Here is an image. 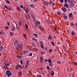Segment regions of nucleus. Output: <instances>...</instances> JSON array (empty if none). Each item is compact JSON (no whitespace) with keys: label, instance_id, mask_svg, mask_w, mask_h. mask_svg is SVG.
<instances>
[{"label":"nucleus","instance_id":"obj_1","mask_svg":"<svg viewBox=\"0 0 77 77\" xmlns=\"http://www.w3.org/2000/svg\"><path fill=\"white\" fill-rule=\"evenodd\" d=\"M6 74L8 77H10V76L12 75V72L9 70H7L6 71Z\"/></svg>","mask_w":77,"mask_h":77},{"label":"nucleus","instance_id":"obj_2","mask_svg":"<svg viewBox=\"0 0 77 77\" xmlns=\"http://www.w3.org/2000/svg\"><path fill=\"white\" fill-rule=\"evenodd\" d=\"M35 26H37L38 25L40 24L41 23L39 21H35Z\"/></svg>","mask_w":77,"mask_h":77},{"label":"nucleus","instance_id":"obj_3","mask_svg":"<svg viewBox=\"0 0 77 77\" xmlns=\"http://www.w3.org/2000/svg\"><path fill=\"white\" fill-rule=\"evenodd\" d=\"M29 61H26V63L25 65V69H26V68H27L28 67V65H29Z\"/></svg>","mask_w":77,"mask_h":77},{"label":"nucleus","instance_id":"obj_4","mask_svg":"<svg viewBox=\"0 0 77 77\" xmlns=\"http://www.w3.org/2000/svg\"><path fill=\"white\" fill-rule=\"evenodd\" d=\"M18 47H19V48H23V45L19 44L17 45Z\"/></svg>","mask_w":77,"mask_h":77},{"label":"nucleus","instance_id":"obj_5","mask_svg":"<svg viewBox=\"0 0 77 77\" xmlns=\"http://www.w3.org/2000/svg\"><path fill=\"white\" fill-rule=\"evenodd\" d=\"M43 4L45 6H46V5H47V6H49V4L48 2H44Z\"/></svg>","mask_w":77,"mask_h":77},{"label":"nucleus","instance_id":"obj_6","mask_svg":"<svg viewBox=\"0 0 77 77\" xmlns=\"http://www.w3.org/2000/svg\"><path fill=\"white\" fill-rule=\"evenodd\" d=\"M40 44L41 45V47L42 48H43V49H44V46H43V44L42 43V42H40Z\"/></svg>","mask_w":77,"mask_h":77},{"label":"nucleus","instance_id":"obj_7","mask_svg":"<svg viewBox=\"0 0 77 77\" xmlns=\"http://www.w3.org/2000/svg\"><path fill=\"white\" fill-rule=\"evenodd\" d=\"M63 17L65 19V20H66L68 19V17L66 15H63Z\"/></svg>","mask_w":77,"mask_h":77},{"label":"nucleus","instance_id":"obj_8","mask_svg":"<svg viewBox=\"0 0 77 77\" xmlns=\"http://www.w3.org/2000/svg\"><path fill=\"white\" fill-rule=\"evenodd\" d=\"M62 11L63 12H65L66 11V9L65 7H63L62 8Z\"/></svg>","mask_w":77,"mask_h":77},{"label":"nucleus","instance_id":"obj_9","mask_svg":"<svg viewBox=\"0 0 77 77\" xmlns=\"http://www.w3.org/2000/svg\"><path fill=\"white\" fill-rule=\"evenodd\" d=\"M26 53H28V51L27 50H24L23 51V54Z\"/></svg>","mask_w":77,"mask_h":77},{"label":"nucleus","instance_id":"obj_10","mask_svg":"<svg viewBox=\"0 0 77 77\" xmlns=\"http://www.w3.org/2000/svg\"><path fill=\"white\" fill-rule=\"evenodd\" d=\"M44 59H43V57H42V56H41L40 57V61L42 62L41 63H42V61H43Z\"/></svg>","mask_w":77,"mask_h":77},{"label":"nucleus","instance_id":"obj_11","mask_svg":"<svg viewBox=\"0 0 77 77\" xmlns=\"http://www.w3.org/2000/svg\"><path fill=\"white\" fill-rule=\"evenodd\" d=\"M64 6L65 8H69V5H68V4L65 3L64 4Z\"/></svg>","mask_w":77,"mask_h":77},{"label":"nucleus","instance_id":"obj_12","mask_svg":"<svg viewBox=\"0 0 77 77\" xmlns=\"http://www.w3.org/2000/svg\"><path fill=\"white\" fill-rule=\"evenodd\" d=\"M30 7L32 8H35V5L34 4H31L30 5Z\"/></svg>","mask_w":77,"mask_h":77},{"label":"nucleus","instance_id":"obj_13","mask_svg":"<svg viewBox=\"0 0 77 77\" xmlns=\"http://www.w3.org/2000/svg\"><path fill=\"white\" fill-rule=\"evenodd\" d=\"M51 76H53L54 75V71H52L51 72Z\"/></svg>","mask_w":77,"mask_h":77},{"label":"nucleus","instance_id":"obj_14","mask_svg":"<svg viewBox=\"0 0 77 77\" xmlns=\"http://www.w3.org/2000/svg\"><path fill=\"white\" fill-rule=\"evenodd\" d=\"M25 16L27 20H28L29 19V15H26V14H25Z\"/></svg>","mask_w":77,"mask_h":77},{"label":"nucleus","instance_id":"obj_15","mask_svg":"<svg viewBox=\"0 0 77 77\" xmlns=\"http://www.w3.org/2000/svg\"><path fill=\"white\" fill-rule=\"evenodd\" d=\"M52 39H53V38L51 36V35L48 36V39H49V40H51Z\"/></svg>","mask_w":77,"mask_h":77},{"label":"nucleus","instance_id":"obj_16","mask_svg":"<svg viewBox=\"0 0 77 77\" xmlns=\"http://www.w3.org/2000/svg\"><path fill=\"white\" fill-rule=\"evenodd\" d=\"M30 15L31 16V17H32L34 19V20H35V17H34V16L33 15V14H32V13H30Z\"/></svg>","mask_w":77,"mask_h":77},{"label":"nucleus","instance_id":"obj_17","mask_svg":"<svg viewBox=\"0 0 77 77\" xmlns=\"http://www.w3.org/2000/svg\"><path fill=\"white\" fill-rule=\"evenodd\" d=\"M3 51V47L2 46H0V52Z\"/></svg>","mask_w":77,"mask_h":77},{"label":"nucleus","instance_id":"obj_18","mask_svg":"<svg viewBox=\"0 0 77 77\" xmlns=\"http://www.w3.org/2000/svg\"><path fill=\"white\" fill-rule=\"evenodd\" d=\"M25 11L26 14H27V13L29 12V10L28 8H26L25 10Z\"/></svg>","mask_w":77,"mask_h":77},{"label":"nucleus","instance_id":"obj_19","mask_svg":"<svg viewBox=\"0 0 77 77\" xmlns=\"http://www.w3.org/2000/svg\"><path fill=\"white\" fill-rule=\"evenodd\" d=\"M18 24L19 26H21V24H22V22L21 21H19L18 22Z\"/></svg>","mask_w":77,"mask_h":77},{"label":"nucleus","instance_id":"obj_20","mask_svg":"<svg viewBox=\"0 0 77 77\" xmlns=\"http://www.w3.org/2000/svg\"><path fill=\"white\" fill-rule=\"evenodd\" d=\"M5 29L6 30H8L9 29V27L7 26H5Z\"/></svg>","mask_w":77,"mask_h":77},{"label":"nucleus","instance_id":"obj_21","mask_svg":"<svg viewBox=\"0 0 77 77\" xmlns=\"http://www.w3.org/2000/svg\"><path fill=\"white\" fill-rule=\"evenodd\" d=\"M69 6H70V7H72V6H74V4L72 3H71V4L69 5Z\"/></svg>","mask_w":77,"mask_h":77},{"label":"nucleus","instance_id":"obj_22","mask_svg":"<svg viewBox=\"0 0 77 77\" xmlns=\"http://www.w3.org/2000/svg\"><path fill=\"white\" fill-rule=\"evenodd\" d=\"M71 34L72 35H75V32H74L73 31H72Z\"/></svg>","mask_w":77,"mask_h":77},{"label":"nucleus","instance_id":"obj_23","mask_svg":"<svg viewBox=\"0 0 77 77\" xmlns=\"http://www.w3.org/2000/svg\"><path fill=\"white\" fill-rule=\"evenodd\" d=\"M32 40H33V41H37V39H36V38H32Z\"/></svg>","mask_w":77,"mask_h":77},{"label":"nucleus","instance_id":"obj_24","mask_svg":"<svg viewBox=\"0 0 77 77\" xmlns=\"http://www.w3.org/2000/svg\"><path fill=\"white\" fill-rule=\"evenodd\" d=\"M17 57H18V58H22V56H17Z\"/></svg>","mask_w":77,"mask_h":77},{"label":"nucleus","instance_id":"obj_25","mask_svg":"<svg viewBox=\"0 0 77 77\" xmlns=\"http://www.w3.org/2000/svg\"><path fill=\"white\" fill-rule=\"evenodd\" d=\"M48 62L49 63H51V62H52V61H51V60L50 59L48 60Z\"/></svg>","mask_w":77,"mask_h":77},{"label":"nucleus","instance_id":"obj_26","mask_svg":"<svg viewBox=\"0 0 77 77\" xmlns=\"http://www.w3.org/2000/svg\"><path fill=\"white\" fill-rule=\"evenodd\" d=\"M28 56L29 57L32 56V53H30L28 54Z\"/></svg>","mask_w":77,"mask_h":77},{"label":"nucleus","instance_id":"obj_27","mask_svg":"<svg viewBox=\"0 0 77 77\" xmlns=\"http://www.w3.org/2000/svg\"><path fill=\"white\" fill-rule=\"evenodd\" d=\"M34 35L35 38H37V37H38V36L37 35V34L36 33H34Z\"/></svg>","mask_w":77,"mask_h":77},{"label":"nucleus","instance_id":"obj_28","mask_svg":"<svg viewBox=\"0 0 77 77\" xmlns=\"http://www.w3.org/2000/svg\"><path fill=\"white\" fill-rule=\"evenodd\" d=\"M17 10L19 11H21V9H20V8L19 7H18L17 8Z\"/></svg>","mask_w":77,"mask_h":77},{"label":"nucleus","instance_id":"obj_29","mask_svg":"<svg viewBox=\"0 0 77 77\" xmlns=\"http://www.w3.org/2000/svg\"><path fill=\"white\" fill-rule=\"evenodd\" d=\"M51 44L53 46H54V42H51Z\"/></svg>","mask_w":77,"mask_h":77},{"label":"nucleus","instance_id":"obj_30","mask_svg":"<svg viewBox=\"0 0 77 77\" xmlns=\"http://www.w3.org/2000/svg\"><path fill=\"white\" fill-rule=\"evenodd\" d=\"M6 3H8V4H10V1H9L8 0H7Z\"/></svg>","mask_w":77,"mask_h":77},{"label":"nucleus","instance_id":"obj_31","mask_svg":"<svg viewBox=\"0 0 77 77\" xmlns=\"http://www.w3.org/2000/svg\"><path fill=\"white\" fill-rule=\"evenodd\" d=\"M69 17H71L72 16V14H69Z\"/></svg>","mask_w":77,"mask_h":77},{"label":"nucleus","instance_id":"obj_32","mask_svg":"<svg viewBox=\"0 0 77 77\" xmlns=\"http://www.w3.org/2000/svg\"><path fill=\"white\" fill-rule=\"evenodd\" d=\"M38 27L41 30H42V28H41V26L39 25L38 26Z\"/></svg>","mask_w":77,"mask_h":77},{"label":"nucleus","instance_id":"obj_33","mask_svg":"<svg viewBox=\"0 0 77 77\" xmlns=\"http://www.w3.org/2000/svg\"><path fill=\"white\" fill-rule=\"evenodd\" d=\"M47 69L48 70H49V69H50V66H48L47 67Z\"/></svg>","mask_w":77,"mask_h":77},{"label":"nucleus","instance_id":"obj_34","mask_svg":"<svg viewBox=\"0 0 77 77\" xmlns=\"http://www.w3.org/2000/svg\"><path fill=\"white\" fill-rule=\"evenodd\" d=\"M15 43H16V44H18V41L17 40L15 41Z\"/></svg>","mask_w":77,"mask_h":77},{"label":"nucleus","instance_id":"obj_35","mask_svg":"<svg viewBox=\"0 0 77 77\" xmlns=\"http://www.w3.org/2000/svg\"><path fill=\"white\" fill-rule=\"evenodd\" d=\"M23 35L24 38H26L27 37V35H26V34H23Z\"/></svg>","mask_w":77,"mask_h":77},{"label":"nucleus","instance_id":"obj_36","mask_svg":"<svg viewBox=\"0 0 77 77\" xmlns=\"http://www.w3.org/2000/svg\"><path fill=\"white\" fill-rule=\"evenodd\" d=\"M37 77H42V75H38L37 76Z\"/></svg>","mask_w":77,"mask_h":77},{"label":"nucleus","instance_id":"obj_37","mask_svg":"<svg viewBox=\"0 0 77 77\" xmlns=\"http://www.w3.org/2000/svg\"><path fill=\"white\" fill-rule=\"evenodd\" d=\"M26 27L27 29H28V25H27V24L26 25Z\"/></svg>","mask_w":77,"mask_h":77},{"label":"nucleus","instance_id":"obj_38","mask_svg":"<svg viewBox=\"0 0 77 77\" xmlns=\"http://www.w3.org/2000/svg\"><path fill=\"white\" fill-rule=\"evenodd\" d=\"M49 52L50 53L52 52V50L51 49H50L49 50Z\"/></svg>","mask_w":77,"mask_h":77},{"label":"nucleus","instance_id":"obj_39","mask_svg":"<svg viewBox=\"0 0 77 77\" xmlns=\"http://www.w3.org/2000/svg\"><path fill=\"white\" fill-rule=\"evenodd\" d=\"M5 66H9V64H7L6 63H5Z\"/></svg>","mask_w":77,"mask_h":77},{"label":"nucleus","instance_id":"obj_40","mask_svg":"<svg viewBox=\"0 0 77 77\" xmlns=\"http://www.w3.org/2000/svg\"><path fill=\"white\" fill-rule=\"evenodd\" d=\"M4 7H5V8H6V9H8V7H7V6H6V5H5L4 6Z\"/></svg>","mask_w":77,"mask_h":77},{"label":"nucleus","instance_id":"obj_41","mask_svg":"<svg viewBox=\"0 0 77 77\" xmlns=\"http://www.w3.org/2000/svg\"><path fill=\"white\" fill-rule=\"evenodd\" d=\"M29 74H32V72L30 71H29L28 72Z\"/></svg>","mask_w":77,"mask_h":77},{"label":"nucleus","instance_id":"obj_42","mask_svg":"<svg viewBox=\"0 0 77 77\" xmlns=\"http://www.w3.org/2000/svg\"><path fill=\"white\" fill-rule=\"evenodd\" d=\"M7 24L8 25V26H9L10 25V23L9 22H8L7 23Z\"/></svg>","mask_w":77,"mask_h":77},{"label":"nucleus","instance_id":"obj_43","mask_svg":"<svg viewBox=\"0 0 77 77\" xmlns=\"http://www.w3.org/2000/svg\"><path fill=\"white\" fill-rule=\"evenodd\" d=\"M20 64L22 65L23 64V61L22 60H20Z\"/></svg>","mask_w":77,"mask_h":77},{"label":"nucleus","instance_id":"obj_44","mask_svg":"<svg viewBox=\"0 0 77 77\" xmlns=\"http://www.w3.org/2000/svg\"><path fill=\"white\" fill-rule=\"evenodd\" d=\"M70 24L72 26H74V23H71Z\"/></svg>","mask_w":77,"mask_h":77},{"label":"nucleus","instance_id":"obj_45","mask_svg":"<svg viewBox=\"0 0 77 77\" xmlns=\"http://www.w3.org/2000/svg\"><path fill=\"white\" fill-rule=\"evenodd\" d=\"M53 64L52 63H49V65L51 66H53Z\"/></svg>","mask_w":77,"mask_h":77},{"label":"nucleus","instance_id":"obj_46","mask_svg":"<svg viewBox=\"0 0 77 77\" xmlns=\"http://www.w3.org/2000/svg\"><path fill=\"white\" fill-rule=\"evenodd\" d=\"M67 2H69V3H72V2H71V0H67Z\"/></svg>","mask_w":77,"mask_h":77},{"label":"nucleus","instance_id":"obj_47","mask_svg":"<svg viewBox=\"0 0 77 77\" xmlns=\"http://www.w3.org/2000/svg\"><path fill=\"white\" fill-rule=\"evenodd\" d=\"M10 36H13V33H12V32L10 33Z\"/></svg>","mask_w":77,"mask_h":77},{"label":"nucleus","instance_id":"obj_48","mask_svg":"<svg viewBox=\"0 0 77 77\" xmlns=\"http://www.w3.org/2000/svg\"><path fill=\"white\" fill-rule=\"evenodd\" d=\"M60 3H63V0H60Z\"/></svg>","mask_w":77,"mask_h":77},{"label":"nucleus","instance_id":"obj_49","mask_svg":"<svg viewBox=\"0 0 77 77\" xmlns=\"http://www.w3.org/2000/svg\"><path fill=\"white\" fill-rule=\"evenodd\" d=\"M17 30H20V27L19 26H18L17 28Z\"/></svg>","mask_w":77,"mask_h":77},{"label":"nucleus","instance_id":"obj_50","mask_svg":"<svg viewBox=\"0 0 77 77\" xmlns=\"http://www.w3.org/2000/svg\"><path fill=\"white\" fill-rule=\"evenodd\" d=\"M20 8H23V6L22 5H20Z\"/></svg>","mask_w":77,"mask_h":77},{"label":"nucleus","instance_id":"obj_51","mask_svg":"<svg viewBox=\"0 0 77 77\" xmlns=\"http://www.w3.org/2000/svg\"><path fill=\"white\" fill-rule=\"evenodd\" d=\"M12 30H13L14 31V30H15V28L14 27H13L12 28Z\"/></svg>","mask_w":77,"mask_h":77},{"label":"nucleus","instance_id":"obj_52","mask_svg":"<svg viewBox=\"0 0 77 77\" xmlns=\"http://www.w3.org/2000/svg\"><path fill=\"white\" fill-rule=\"evenodd\" d=\"M19 74H20V75H22V72H20Z\"/></svg>","mask_w":77,"mask_h":77},{"label":"nucleus","instance_id":"obj_53","mask_svg":"<svg viewBox=\"0 0 77 77\" xmlns=\"http://www.w3.org/2000/svg\"><path fill=\"white\" fill-rule=\"evenodd\" d=\"M58 14L59 15H60V13L59 12H58Z\"/></svg>","mask_w":77,"mask_h":77},{"label":"nucleus","instance_id":"obj_54","mask_svg":"<svg viewBox=\"0 0 77 77\" xmlns=\"http://www.w3.org/2000/svg\"><path fill=\"white\" fill-rule=\"evenodd\" d=\"M75 65H76V66L77 65V62H75L74 63Z\"/></svg>","mask_w":77,"mask_h":77},{"label":"nucleus","instance_id":"obj_55","mask_svg":"<svg viewBox=\"0 0 77 77\" xmlns=\"http://www.w3.org/2000/svg\"><path fill=\"white\" fill-rule=\"evenodd\" d=\"M48 3H49V5H51V2H50V1H49Z\"/></svg>","mask_w":77,"mask_h":77},{"label":"nucleus","instance_id":"obj_56","mask_svg":"<svg viewBox=\"0 0 77 77\" xmlns=\"http://www.w3.org/2000/svg\"><path fill=\"white\" fill-rule=\"evenodd\" d=\"M57 63L58 64H60V62L59 61H58Z\"/></svg>","mask_w":77,"mask_h":77},{"label":"nucleus","instance_id":"obj_57","mask_svg":"<svg viewBox=\"0 0 77 77\" xmlns=\"http://www.w3.org/2000/svg\"><path fill=\"white\" fill-rule=\"evenodd\" d=\"M18 67H19V68H21V66L20 65H18Z\"/></svg>","mask_w":77,"mask_h":77},{"label":"nucleus","instance_id":"obj_58","mask_svg":"<svg viewBox=\"0 0 77 77\" xmlns=\"http://www.w3.org/2000/svg\"><path fill=\"white\" fill-rule=\"evenodd\" d=\"M16 69H18V66H17L16 67Z\"/></svg>","mask_w":77,"mask_h":77},{"label":"nucleus","instance_id":"obj_59","mask_svg":"<svg viewBox=\"0 0 77 77\" xmlns=\"http://www.w3.org/2000/svg\"><path fill=\"white\" fill-rule=\"evenodd\" d=\"M16 50H19V48H18V47H17L16 48Z\"/></svg>","mask_w":77,"mask_h":77},{"label":"nucleus","instance_id":"obj_60","mask_svg":"<svg viewBox=\"0 0 77 77\" xmlns=\"http://www.w3.org/2000/svg\"><path fill=\"white\" fill-rule=\"evenodd\" d=\"M8 9H9V10H11V8L9 7Z\"/></svg>","mask_w":77,"mask_h":77},{"label":"nucleus","instance_id":"obj_61","mask_svg":"<svg viewBox=\"0 0 77 77\" xmlns=\"http://www.w3.org/2000/svg\"><path fill=\"white\" fill-rule=\"evenodd\" d=\"M45 62H48V60H47V59H45Z\"/></svg>","mask_w":77,"mask_h":77},{"label":"nucleus","instance_id":"obj_62","mask_svg":"<svg viewBox=\"0 0 77 77\" xmlns=\"http://www.w3.org/2000/svg\"><path fill=\"white\" fill-rule=\"evenodd\" d=\"M64 2L65 3H66L67 2V0H64Z\"/></svg>","mask_w":77,"mask_h":77},{"label":"nucleus","instance_id":"obj_63","mask_svg":"<svg viewBox=\"0 0 77 77\" xmlns=\"http://www.w3.org/2000/svg\"><path fill=\"white\" fill-rule=\"evenodd\" d=\"M47 76L48 77H49L50 76V74H49L48 73L47 74Z\"/></svg>","mask_w":77,"mask_h":77},{"label":"nucleus","instance_id":"obj_64","mask_svg":"<svg viewBox=\"0 0 77 77\" xmlns=\"http://www.w3.org/2000/svg\"><path fill=\"white\" fill-rule=\"evenodd\" d=\"M32 46H33V47H35V44H32Z\"/></svg>","mask_w":77,"mask_h":77}]
</instances>
